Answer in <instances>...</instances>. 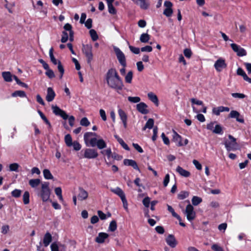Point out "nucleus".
I'll return each instance as SVG.
<instances>
[{
  "label": "nucleus",
  "mask_w": 251,
  "mask_h": 251,
  "mask_svg": "<svg viewBox=\"0 0 251 251\" xmlns=\"http://www.w3.org/2000/svg\"><path fill=\"white\" fill-rule=\"evenodd\" d=\"M92 50L93 47L91 44L83 45L82 46V52L85 55L87 59V63L89 65L91 64V62L93 60Z\"/></svg>",
  "instance_id": "nucleus-4"
},
{
  "label": "nucleus",
  "mask_w": 251,
  "mask_h": 251,
  "mask_svg": "<svg viewBox=\"0 0 251 251\" xmlns=\"http://www.w3.org/2000/svg\"><path fill=\"white\" fill-rule=\"evenodd\" d=\"M68 39V35L66 31H64L62 32V38L61 41L62 43H66Z\"/></svg>",
  "instance_id": "nucleus-54"
},
{
  "label": "nucleus",
  "mask_w": 251,
  "mask_h": 251,
  "mask_svg": "<svg viewBox=\"0 0 251 251\" xmlns=\"http://www.w3.org/2000/svg\"><path fill=\"white\" fill-rule=\"evenodd\" d=\"M133 2L142 10H147L150 7L149 0H131Z\"/></svg>",
  "instance_id": "nucleus-10"
},
{
  "label": "nucleus",
  "mask_w": 251,
  "mask_h": 251,
  "mask_svg": "<svg viewBox=\"0 0 251 251\" xmlns=\"http://www.w3.org/2000/svg\"><path fill=\"white\" fill-rule=\"evenodd\" d=\"M72 145L75 151H79L81 148V145L78 142H74Z\"/></svg>",
  "instance_id": "nucleus-63"
},
{
  "label": "nucleus",
  "mask_w": 251,
  "mask_h": 251,
  "mask_svg": "<svg viewBox=\"0 0 251 251\" xmlns=\"http://www.w3.org/2000/svg\"><path fill=\"white\" fill-rule=\"evenodd\" d=\"M80 124L82 126H88L90 125V123L86 117H83L81 119Z\"/></svg>",
  "instance_id": "nucleus-45"
},
{
  "label": "nucleus",
  "mask_w": 251,
  "mask_h": 251,
  "mask_svg": "<svg viewBox=\"0 0 251 251\" xmlns=\"http://www.w3.org/2000/svg\"><path fill=\"white\" fill-rule=\"evenodd\" d=\"M117 227V226L116 222L115 221H112L109 224L108 229L111 231H114L116 230Z\"/></svg>",
  "instance_id": "nucleus-44"
},
{
  "label": "nucleus",
  "mask_w": 251,
  "mask_h": 251,
  "mask_svg": "<svg viewBox=\"0 0 251 251\" xmlns=\"http://www.w3.org/2000/svg\"><path fill=\"white\" fill-rule=\"evenodd\" d=\"M85 26L88 29H90L92 26V20L91 19H88L84 23Z\"/></svg>",
  "instance_id": "nucleus-60"
},
{
  "label": "nucleus",
  "mask_w": 251,
  "mask_h": 251,
  "mask_svg": "<svg viewBox=\"0 0 251 251\" xmlns=\"http://www.w3.org/2000/svg\"><path fill=\"white\" fill-rule=\"evenodd\" d=\"M45 74L50 78H52L55 77V75L53 71L50 68L46 70Z\"/></svg>",
  "instance_id": "nucleus-50"
},
{
  "label": "nucleus",
  "mask_w": 251,
  "mask_h": 251,
  "mask_svg": "<svg viewBox=\"0 0 251 251\" xmlns=\"http://www.w3.org/2000/svg\"><path fill=\"white\" fill-rule=\"evenodd\" d=\"M11 96L13 97H20L21 98H24L26 97L25 93L22 90L15 91L12 94Z\"/></svg>",
  "instance_id": "nucleus-31"
},
{
  "label": "nucleus",
  "mask_w": 251,
  "mask_h": 251,
  "mask_svg": "<svg viewBox=\"0 0 251 251\" xmlns=\"http://www.w3.org/2000/svg\"><path fill=\"white\" fill-rule=\"evenodd\" d=\"M118 142L125 150L126 151H129V148L122 139L119 140Z\"/></svg>",
  "instance_id": "nucleus-58"
},
{
  "label": "nucleus",
  "mask_w": 251,
  "mask_h": 251,
  "mask_svg": "<svg viewBox=\"0 0 251 251\" xmlns=\"http://www.w3.org/2000/svg\"><path fill=\"white\" fill-rule=\"evenodd\" d=\"M2 76L4 80L6 82H11L13 75H12L10 72H3L2 73Z\"/></svg>",
  "instance_id": "nucleus-28"
},
{
  "label": "nucleus",
  "mask_w": 251,
  "mask_h": 251,
  "mask_svg": "<svg viewBox=\"0 0 251 251\" xmlns=\"http://www.w3.org/2000/svg\"><path fill=\"white\" fill-rule=\"evenodd\" d=\"M23 202L25 204H27L29 202V193L28 191L25 192L23 196Z\"/></svg>",
  "instance_id": "nucleus-40"
},
{
  "label": "nucleus",
  "mask_w": 251,
  "mask_h": 251,
  "mask_svg": "<svg viewBox=\"0 0 251 251\" xmlns=\"http://www.w3.org/2000/svg\"><path fill=\"white\" fill-rule=\"evenodd\" d=\"M82 151L84 152V154L82 157H80V158L95 159L99 155L97 151L95 149L86 148L84 149Z\"/></svg>",
  "instance_id": "nucleus-8"
},
{
  "label": "nucleus",
  "mask_w": 251,
  "mask_h": 251,
  "mask_svg": "<svg viewBox=\"0 0 251 251\" xmlns=\"http://www.w3.org/2000/svg\"><path fill=\"white\" fill-rule=\"evenodd\" d=\"M118 112L121 121L127 119V115L123 110L121 108H119Z\"/></svg>",
  "instance_id": "nucleus-35"
},
{
  "label": "nucleus",
  "mask_w": 251,
  "mask_h": 251,
  "mask_svg": "<svg viewBox=\"0 0 251 251\" xmlns=\"http://www.w3.org/2000/svg\"><path fill=\"white\" fill-rule=\"evenodd\" d=\"M107 2L108 10L109 13L112 14H115L116 13V10L114 7L112 3L114 0H105Z\"/></svg>",
  "instance_id": "nucleus-27"
},
{
  "label": "nucleus",
  "mask_w": 251,
  "mask_h": 251,
  "mask_svg": "<svg viewBox=\"0 0 251 251\" xmlns=\"http://www.w3.org/2000/svg\"><path fill=\"white\" fill-rule=\"evenodd\" d=\"M124 164L126 166L132 167L134 169L140 171V169L135 161L132 159H126L124 160Z\"/></svg>",
  "instance_id": "nucleus-22"
},
{
  "label": "nucleus",
  "mask_w": 251,
  "mask_h": 251,
  "mask_svg": "<svg viewBox=\"0 0 251 251\" xmlns=\"http://www.w3.org/2000/svg\"><path fill=\"white\" fill-rule=\"evenodd\" d=\"M216 123V122H213L208 124L206 126L207 129L211 130L213 132V130L214 129L215 126V124Z\"/></svg>",
  "instance_id": "nucleus-61"
},
{
  "label": "nucleus",
  "mask_w": 251,
  "mask_h": 251,
  "mask_svg": "<svg viewBox=\"0 0 251 251\" xmlns=\"http://www.w3.org/2000/svg\"><path fill=\"white\" fill-rule=\"evenodd\" d=\"M182 138L176 131L173 130V141L174 142L176 145L178 147L183 146L182 142Z\"/></svg>",
  "instance_id": "nucleus-17"
},
{
  "label": "nucleus",
  "mask_w": 251,
  "mask_h": 251,
  "mask_svg": "<svg viewBox=\"0 0 251 251\" xmlns=\"http://www.w3.org/2000/svg\"><path fill=\"white\" fill-rule=\"evenodd\" d=\"M78 190L79 193L77 195L78 200L82 201L86 200L88 197V192L81 187H79Z\"/></svg>",
  "instance_id": "nucleus-19"
},
{
  "label": "nucleus",
  "mask_w": 251,
  "mask_h": 251,
  "mask_svg": "<svg viewBox=\"0 0 251 251\" xmlns=\"http://www.w3.org/2000/svg\"><path fill=\"white\" fill-rule=\"evenodd\" d=\"M51 108L53 113L55 115L61 116L64 120H66L68 118V115L66 113V112L61 109L57 106L52 105L51 106Z\"/></svg>",
  "instance_id": "nucleus-13"
},
{
  "label": "nucleus",
  "mask_w": 251,
  "mask_h": 251,
  "mask_svg": "<svg viewBox=\"0 0 251 251\" xmlns=\"http://www.w3.org/2000/svg\"><path fill=\"white\" fill-rule=\"evenodd\" d=\"M189 196V192L187 191H181L177 195V198L179 200H184L188 197Z\"/></svg>",
  "instance_id": "nucleus-41"
},
{
  "label": "nucleus",
  "mask_w": 251,
  "mask_h": 251,
  "mask_svg": "<svg viewBox=\"0 0 251 251\" xmlns=\"http://www.w3.org/2000/svg\"><path fill=\"white\" fill-rule=\"evenodd\" d=\"M97 134L95 132H87L84 134V141L87 147H94L97 146L100 150L106 147V143L103 139H97Z\"/></svg>",
  "instance_id": "nucleus-2"
},
{
  "label": "nucleus",
  "mask_w": 251,
  "mask_h": 251,
  "mask_svg": "<svg viewBox=\"0 0 251 251\" xmlns=\"http://www.w3.org/2000/svg\"><path fill=\"white\" fill-rule=\"evenodd\" d=\"M148 97L149 100L152 101L156 106H158L159 100L157 96L153 92H149L148 94Z\"/></svg>",
  "instance_id": "nucleus-25"
},
{
  "label": "nucleus",
  "mask_w": 251,
  "mask_h": 251,
  "mask_svg": "<svg viewBox=\"0 0 251 251\" xmlns=\"http://www.w3.org/2000/svg\"><path fill=\"white\" fill-rule=\"evenodd\" d=\"M230 46L233 50L237 53L239 56H245L247 54L246 51L245 49L235 43H232Z\"/></svg>",
  "instance_id": "nucleus-12"
},
{
  "label": "nucleus",
  "mask_w": 251,
  "mask_h": 251,
  "mask_svg": "<svg viewBox=\"0 0 251 251\" xmlns=\"http://www.w3.org/2000/svg\"><path fill=\"white\" fill-rule=\"evenodd\" d=\"M49 55L50 61L54 65L58 64L57 69L60 73L59 78L61 79L64 73V67L60 61H57L53 55V49L51 48L49 50Z\"/></svg>",
  "instance_id": "nucleus-6"
},
{
  "label": "nucleus",
  "mask_w": 251,
  "mask_h": 251,
  "mask_svg": "<svg viewBox=\"0 0 251 251\" xmlns=\"http://www.w3.org/2000/svg\"><path fill=\"white\" fill-rule=\"evenodd\" d=\"M167 207L168 210L172 213L173 217L176 218L178 220H179V221H181L180 217L175 212V210L171 206L168 204Z\"/></svg>",
  "instance_id": "nucleus-34"
},
{
  "label": "nucleus",
  "mask_w": 251,
  "mask_h": 251,
  "mask_svg": "<svg viewBox=\"0 0 251 251\" xmlns=\"http://www.w3.org/2000/svg\"><path fill=\"white\" fill-rule=\"evenodd\" d=\"M150 39V35L147 33H142L140 37V41L142 43H148Z\"/></svg>",
  "instance_id": "nucleus-30"
},
{
  "label": "nucleus",
  "mask_w": 251,
  "mask_h": 251,
  "mask_svg": "<svg viewBox=\"0 0 251 251\" xmlns=\"http://www.w3.org/2000/svg\"><path fill=\"white\" fill-rule=\"evenodd\" d=\"M89 33L92 38V40L93 41H95L98 39L99 36L95 30L93 29H90L89 31Z\"/></svg>",
  "instance_id": "nucleus-38"
},
{
  "label": "nucleus",
  "mask_w": 251,
  "mask_h": 251,
  "mask_svg": "<svg viewBox=\"0 0 251 251\" xmlns=\"http://www.w3.org/2000/svg\"><path fill=\"white\" fill-rule=\"evenodd\" d=\"M106 80L108 86L117 92L123 89V81L115 69L111 68L108 70L106 75Z\"/></svg>",
  "instance_id": "nucleus-1"
},
{
  "label": "nucleus",
  "mask_w": 251,
  "mask_h": 251,
  "mask_svg": "<svg viewBox=\"0 0 251 251\" xmlns=\"http://www.w3.org/2000/svg\"><path fill=\"white\" fill-rule=\"evenodd\" d=\"M167 244L172 248H175L176 245V241L173 235H169L166 239Z\"/></svg>",
  "instance_id": "nucleus-23"
},
{
  "label": "nucleus",
  "mask_w": 251,
  "mask_h": 251,
  "mask_svg": "<svg viewBox=\"0 0 251 251\" xmlns=\"http://www.w3.org/2000/svg\"><path fill=\"white\" fill-rule=\"evenodd\" d=\"M202 201V199L197 196H194L192 199V202L194 205H198Z\"/></svg>",
  "instance_id": "nucleus-43"
},
{
  "label": "nucleus",
  "mask_w": 251,
  "mask_h": 251,
  "mask_svg": "<svg viewBox=\"0 0 251 251\" xmlns=\"http://www.w3.org/2000/svg\"><path fill=\"white\" fill-rule=\"evenodd\" d=\"M229 117L231 118H235L236 121L239 123H244L243 117L240 115V113L236 110L231 111L229 115Z\"/></svg>",
  "instance_id": "nucleus-15"
},
{
  "label": "nucleus",
  "mask_w": 251,
  "mask_h": 251,
  "mask_svg": "<svg viewBox=\"0 0 251 251\" xmlns=\"http://www.w3.org/2000/svg\"><path fill=\"white\" fill-rule=\"evenodd\" d=\"M142 52H150L152 50V48L150 46H146L140 49Z\"/></svg>",
  "instance_id": "nucleus-56"
},
{
  "label": "nucleus",
  "mask_w": 251,
  "mask_h": 251,
  "mask_svg": "<svg viewBox=\"0 0 251 251\" xmlns=\"http://www.w3.org/2000/svg\"><path fill=\"white\" fill-rule=\"evenodd\" d=\"M213 132L215 134H222L223 133L222 126L218 124L216 125Z\"/></svg>",
  "instance_id": "nucleus-36"
},
{
  "label": "nucleus",
  "mask_w": 251,
  "mask_h": 251,
  "mask_svg": "<svg viewBox=\"0 0 251 251\" xmlns=\"http://www.w3.org/2000/svg\"><path fill=\"white\" fill-rule=\"evenodd\" d=\"M111 191L118 195L121 199L126 196L124 191L119 187L111 189Z\"/></svg>",
  "instance_id": "nucleus-29"
},
{
  "label": "nucleus",
  "mask_w": 251,
  "mask_h": 251,
  "mask_svg": "<svg viewBox=\"0 0 251 251\" xmlns=\"http://www.w3.org/2000/svg\"><path fill=\"white\" fill-rule=\"evenodd\" d=\"M237 74L242 76L243 78L247 75L245 71L241 68H238L237 70Z\"/></svg>",
  "instance_id": "nucleus-62"
},
{
  "label": "nucleus",
  "mask_w": 251,
  "mask_h": 251,
  "mask_svg": "<svg viewBox=\"0 0 251 251\" xmlns=\"http://www.w3.org/2000/svg\"><path fill=\"white\" fill-rule=\"evenodd\" d=\"M176 171L181 176L185 177H189L190 176V173L188 171L184 170L180 166H178L176 169Z\"/></svg>",
  "instance_id": "nucleus-26"
},
{
  "label": "nucleus",
  "mask_w": 251,
  "mask_h": 251,
  "mask_svg": "<svg viewBox=\"0 0 251 251\" xmlns=\"http://www.w3.org/2000/svg\"><path fill=\"white\" fill-rule=\"evenodd\" d=\"M164 5L166 8L163 11V14L168 17L171 16L173 13L172 3L170 1H165Z\"/></svg>",
  "instance_id": "nucleus-14"
},
{
  "label": "nucleus",
  "mask_w": 251,
  "mask_h": 251,
  "mask_svg": "<svg viewBox=\"0 0 251 251\" xmlns=\"http://www.w3.org/2000/svg\"><path fill=\"white\" fill-rule=\"evenodd\" d=\"M52 241V236L51 234L49 232H47L44 235L43 240V243L44 246L45 247H48Z\"/></svg>",
  "instance_id": "nucleus-21"
},
{
  "label": "nucleus",
  "mask_w": 251,
  "mask_h": 251,
  "mask_svg": "<svg viewBox=\"0 0 251 251\" xmlns=\"http://www.w3.org/2000/svg\"><path fill=\"white\" fill-rule=\"evenodd\" d=\"M150 203V198L149 197L145 198L143 200V204L146 207H149Z\"/></svg>",
  "instance_id": "nucleus-57"
},
{
  "label": "nucleus",
  "mask_w": 251,
  "mask_h": 251,
  "mask_svg": "<svg viewBox=\"0 0 251 251\" xmlns=\"http://www.w3.org/2000/svg\"><path fill=\"white\" fill-rule=\"evenodd\" d=\"M108 237V234L104 232H100L96 237L95 241L98 243H102Z\"/></svg>",
  "instance_id": "nucleus-24"
},
{
  "label": "nucleus",
  "mask_w": 251,
  "mask_h": 251,
  "mask_svg": "<svg viewBox=\"0 0 251 251\" xmlns=\"http://www.w3.org/2000/svg\"><path fill=\"white\" fill-rule=\"evenodd\" d=\"M38 113L40 116L41 119L45 122V123L49 126V127H51V124L49 121L47 119L46 116L44 115V114L40 111L38 110Z\"/></svg>",
  "instance_id": "nucleus-42"
},
{
  "label": "nucleus",
  "mask_w": 251,
  "mask_h": 251,
  "mask_svg": "<svg viewBox=\"0 0 251 251\" xmlns=\"http://www.w3.org/2000/svg\"><path fill=\"white\" fill-rule=\"evenodd\" d=\"M154 125V121L152 119H149L146 122L145 126L143 128V130H145L147 128L151 129L153 127Z\"/></svg>",
  "instance_id": "nucleus-33"
},
{
  "label": "nucleus",
  "mask_w": 251,
  "mask_h": 251,
  "mask_svg": "<svg viewBox=\"0 0 251 251\" xmlns=\"http://www.w3.org/2000/svg\"><path fill=\"white\" fill-rule=\"evenodd\" d=\"M19 168V165L16 163L11 164L9 165V170L10 171L18 172Z\"/></svg>",
  "instance_id": "nucleus-48"
},
{
  "label": "nucleus",
  "mask_w": 251,
  "mask_h": 251,
  "mask_svg": "<svg viewBox=\"0 0 251 251\" xmlns=\"http://www.w3.org/2000/svg\"><path fill=\"white\" fill-rule=\"evenodd\" d=\"M127 99L131 103H138L141 100V99L139 97H128Z\"/></svg>",
  "instance_id": "nucleus-47"
},
{
  "label": "nucleus",
  "mask_w": 251,
  "mask_h": 251,
  "mask_svg": "<svg viewBox=\"0 0 251 251\" xmlns=\"http://www.w3.org/2000/svg\"><path fill=\"white\" fill-rule=\"evenodd\" d=\"M231 96L235 98H238V99H244L246 97V95L242 94V93H232Z\"/></svg>",
  "instance_id": "nucleus-55"
},
{
  "label": "nucleus",
  "mask_w": 251,
  "mask_h": 251,
  "mask_svg": "<svg viewBox=\"0 0 251 251\" xmlns=\"http://www.w3.org/2000/svg\"><path fill=\"white\" fill-rule=\"evenodd\" d=\"M226 66L225 60L222 58H219L215 62L214 65L215 69L218 72H221L224 68L226 67Z\"/></svg>",
  "instance_id": "nucleus-11"
},
{
  "label": "nucleus",
  "mask_w": 251,
  "mask_h": 251,
  "mask_svg": "<svg viewBox=\"0 0 251 251\" xmlns=\"http://www.w3.org/2000/svg\"><path fill=\"white\" fill-rule=\"evenodd\" d=\"M132 72L131 71L128 72L125 77L126 82L128 83H131L132 79Z\"/></svg>",
  "instance_id": "nucleus-49"
},
{
  "label": "nucleus",
  "mask_w": 251,
  "mask_h": 251,
  "mask_svg": "<svg viewBox=\"0 0 251 251\" xmlns=\"http://www.w3.org/2000/svg\"><path fill=\"white\" fill-rule=\"evenodd\" d=\"M37 195L43 201L46 202L50 200L51 191L49 188V183L48 182H44L41 184L40 190H37Z\"/></svg>",
  "instance_id": "nucleus-3"
},
{
  "label": "nucleus",
  "mask_w": 251,
  "mask_h": 251,
  "mask_svg": "<svg viewBox=\"0 0 251 251\" xmlns=\"http://www.w3.org/2000/svg\"><path fill=\"white\" fill-rule=\"evenodd\" d=\"M13 78L16 81V82L18 84L21 85L22 87H25V88L28 87L27 85L26 84L21 81L17 76L14 75Z\"/></svg>",
  "instance_id": "nucleus-52"
},
{
  "label": "nucleus",
  "mask_w": 251,
  "mask_h": 251,
  "mask_svg": "<svg viewBox=\"0 0 251 251\" xmlns=\"http://www.w3.org/2000/svg\"><path fill=\"white\" fill-rule=\"evenodd\" d=\"M100 153L103 155H107L108 158H110L112 155V151L110 148H108L105 150L101 151Z\"/></svg>",
  "instance_id": "nucleus-51"
},
{
  "label": "nucleus",
  "mask_w": 251,
  "mask_h": 251,
  "mask_svg": "<svg viewBox=\"0 0 251 251\" xmlns=\"http://www.w3.org/2000/svg\"><path fill=\"white\" fill-rule=\"evenodd\" d=\"M55 95V93L51 87L48 88L46 99L48 102L52 101L54 100Z\"/></svg>",
  "instance_id": "nucleus-18"
},
{
  "label": "nucleus",
  "mask_w": 251,
  "mask_h": 251,
  "mask_svg": "<svg viewBox=\"0 0 251 251\" xmlns=\"http://www.w3.org/2000/svg\"><path fill=\"white\" fill-rule=\"evenodd\" d=\"M228 137L230 141H226L224 143L225 148L227 151H234L237 150L238 144L236 142V139L231 135H229Z\"/></svg>",
  "instance_id": "nucleus-7"
},
{
  "label": "nucleus",
  "mask_w": 251,
  "mask_h": 251,
  "mask_svg": "<svg viewBox=\"0 0 251 251\" xmlns=\"http://www.w3.org/2000/svg\"><path fill=\"white\" fill-rule=\"evenodd\" d=\"M114 50L120 64L124 67H126V57L124 53L120 50L119 48L116 47H114Z\"/></svg>",
  "instance_id": "nucleus-9"
},
{
  "label": "nucleus",
  "mask_w": 251,
  "mask_h": 251,
  "mask_svg": "<svg viewBox=\"0 0 251 251\" xmlns=\"http://www.w3.org/2000/svg\"><path fill=\"white\" fill-rule=\"evenodd\" d=\"M229 111V108L227 107H225L223 106H219L217 107H214L212 109V113L213 114L219 116L221 112H228Z\"/></svg>",
  "instance_id": "nucleus-20"
},
{
  "label": "nucleus",
  "mask_w": 251,
  "mask_h": 251,
  "mask_svg": "<svg viewBox=\"0 0 251 251\" xmlns=\"http://www.w3.org/2000/svg\"><path fill=\"white\" fill-rule=\"evenodd\" d=\"M41 182L40 179H32L29 181V184L32 188L37 187Z\"/></svg>",
  "instance_id": "nucleus-32"
},
{
  "label": "nucleus",
  "mask_w": 251,
  "mask_h": 251,
  "mask_svg": "<svg viewBox=\"0 0 251 251\" xmlns=\"http://www.w3.org/2000/svg\"><path fill=\"white\" fill-rule=\"evenodd\" d=\"M137 110L142 114H147L149 113L147 109L148 105L144 102H141L136 105Z\"/></svg>",
  "instance_id": "nucleus-16"
},
{
  "label": "nucleus",
  "mask_w": 251,
  "mask_h": 251,
  "mask_svg": "<svg viewBox=\"0 0 251 251\" xmlns=\"http://www.w3.org/2000/svg\"><path fill=\"white\" fill-rule=\"evenodd\" d=\"M129 48L131 52L136 54H139L141 50L139 48L135 47L131 45L129 46Z\"/></svg>",
  "instance_id": "nucleus-53"
},
{
  "label": "nucleus",
  "mask_w": 251,
  "mask_h": 251,
  "mask_svg": "<svg viewBox=\"0 0 251 251\" xmlns=\"http://www.w3.org/2000/svg\"><path fill=\"white\" fill-rule=\"evenodd\" d=\"M43 175L45 179H51L53 178V176L50 172L48 169H45L43 170Z\"/></svg>",
  "instance_id": "nucleus-37"
},
{
  "label": "nucleus",
  "mask_w": 251,
  "mask_h": 251,
  "mask_svg": "<svg viewBox=\"0 0 251 251\" xmlns=\"http://www.w3.org/2000/svg\"><path fill=\"white\" fill-rule=\"evenodd\" d=\"M50 249L51 251H59L58 246L56 242H53L51 244Z\"/></svg>",
  "instance_id": "nucleus-64"
},
{
  "label": "nucleus",
  "mask_w": 251,
  "mask_h": 251,
  "mask_svg": "<svg viewBox=\"0 0 251 251\" xmlns=\"http://www.w3.org/2000/svg\"><path fill=\"white\" fill-rule=\"evenodd\" d=\"M22 194V191L19 189H16L11 192V195L12 197L17 198L21 196Z\"/></svg>",
  "instance_id": "nucleus-46"
},
{
  "label": "nucleus",
  "mask_w": 251,
  "mask_h": 251,
  "mask_svg": "<svg viewBox=\"0 0 251 251\" xmlns=\"http://www.w3.org/2000/svg\"><path fill=\"white\" fill-rule=\"evenodd\" d=\"M211 249L214 251H224L223 248L216 244H213Z\"/></svg>",
  "instance_id": "nucleus-59"
},
{
  "label": "nucleus",
  "mask_w": 251,
  "mask_h": 251,
  "mask_svg": "<svg viewBox=\"0 0 251 251\" xmlns=\"http://www.w3.org/2000/svg\"><path fill=\"white\" fill-rule=\"evenodd\" d=\"M65 142L67 146L71 147L72 146V139L70 134H68L65 135Z\"/></svg>",
  "instance_id": "nucleus-39"
},
{
  "label": "nucleus",
  "mask_w": 251,
  "mask_h": 251,
  "mask_svg": "<svg viewBox=\"0 0 251 251\" xmlns=\"http://www.w3.org/2000/svg\"><path fill=\"white\" fill-rule=\"evenodd\" d=\"M186 202L188 204L185 210H183V213L186 215L187 219L191 222L194 220L196 216V212L194 211L193 206L190 204V201L187 200Z\"/></svg>",
  "instance_id": "nucleus-5"
}]
</instances>
